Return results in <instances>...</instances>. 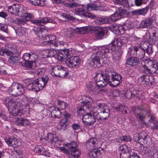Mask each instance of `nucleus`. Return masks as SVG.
<instances>
[{"mask_svg":"<svg viewBox=\"0 0 158 158\" xmlns=\"http://www.w3.org/2000/svg\"><path fill=\"white\" fill-rule=\"evenodd\" d=\"M105 75H104L100 71L97 72L94 77L95 82L98 87H105L107 83L112 87H116L118 85L122 80L121 76L115 72H112L109 69L105 70Z\"/></svg>","mask_w":158,"mask_h":158,"instance_id":"obj_1","label":"nucleus"},{"mask_svg":"<svg viewBox=\"0 0 158 158\" xmlns=\"http://www.w3.org/2000/svg\"><path fill=\"white\" fill-rule=\"evenodd\" d=\"M15 98L6 97L4 104L7 108L10 113L12 115L16 116L20 113V110L19 108L20 104L16 101Z\"/></svg>","mask_w":158,"mask_h":158,"instance_id":"obj_2","label":"nucleus"},{"mask_svg":"<svg viewBox=\"0 0 158 158\" xmlns=\"http://www.w3.org/2000/svg\"><path fill=\"white\" fill-rule=\"evenodd\" d=\"M49 80L48 76L44 75L34 81L32 83H29L27 89L29 90L38 92L42 90L45 86Z\"/></svg>","mask_w":158,"mask_h":158,"instance_id":"obj_3","label":"nucleus"},{"mask_svg":"<svg viewBox=\"0 0 158 158\" xmlns=\"http://www.w3.org/2000/svg\"><path fill=\"white\" fill-rule=\"evenodd\" d=\"M56 37L55 36L52 35L51 36V38L49 37H46V41L44 40V44L46 45H49V46L52 48V49H47L46 50L45 52L47 54L46 56L49 57H54L56 54V52L53 50V48L57 46V44L56 41Z\"/></svg>","mask_w":158,"mask_h":158,"instance_id":"obj_4","label":"nucleus"},{"mask_svg":"<svg viewBox=\"0 0 158 158\" xmlns=\"http://www.w3.org/2000/svg\"><path fill=\"white\" fill-rule=\"evenodd\" d=\"M26 88L22 84L16 82L12 84L9 90L12 95L17 96L23 94Z\"/></svg>","mask_w":158,"mask_h":158,"instance_id":"obj_5","label":"nucleus"},{"mask_svg":"<svg viewBox=\"0 0 158 158\" xmlns=\"http://www.w3.org/2000/svg\"><path fill=\"white\" fill-rule=\"evenodd\" d=\"M134 139L142 145H148V141L151 140V138L145 131H142L139 134L135 133L134 136Z\"/></svg>","mask_w":158,"mask_h":158,"instance_id":"obj_6","label":"nucleus"},{"mask_svg":"<svg viewBox=\"0 0 158 158\" xmlns=\"http://www.w3.org/2000/svg\"><path fill=\"white\" fill-rule=\"evenodd\" d=\"M26 7L21 4H15L8 7V11L11 14L19 16L23 10Z\"/></svg>","mask_w":158,"mask_h":158,"instance_id":"obj_7","label":"nucleus"},{"mask_svg":"<svg viewBox=\"0 0 158 158\" xmlns=\"http://www.w3.org/2000/svg\"><path fill=\"white\" fill-rule=\"evenodd\" d=\"M104 154V150L101 148H93L90 150L88 153V155L90 157L93 158H100Z\"/></svg>","mask_w":158,"mask_h":158,"instance_id":"obj_8","label":"nucleus"},{"mask_svg":"<svg viewBox=\"0 0 158 158\" xmlns=\"http://www.w3.org/2000/svg\"><path fill=\"white\" fill-rule=\"evenodd\" d=\"M96 107L101 113L104 114L105 117L103 118H107L109 116L110 110L109 107L104 103L97 104Z\"/></svg>","mask_w":158,"mask_h":158,"instance_id":"obj_9","label":"nucleus"},{"mask_svg":"<svg viewBox=\"0 0 158 158\" xmlns=\"http://www.w3.org/2000/svg\"><path fill=\"white\" fill-rule=\"evenodd\" d=\"M66 63L70 67H74L78 66L81 63V60L78 56H72L68 58L66 60Z\"/></svg>","mask_w":158,"mask_h":158,"instance_id":"obj_10","label":"nucleus"},{"mask_svg":"<svg viewBox=\"0 0 158 158\" xmlns=\"http://www.w3.org/2000/svg\"><path fill=\"white\" fill-rule=\"evenodd\" d=\"M127 9H122L119 8L118 11H116L114 14L111 15L108 19L112 22H114L117 20L121 18L122 17V15L125 14L127 12Z\"/></svg>","mask_w":158,"mask_h":158,"instance_id":"obj_11","label":"nucleus"},{"mask_svg":"<svg viewBox=\"0 0 158 158\" xmlns=\"http://www.w3.org/2000/svg\"><path fill=\"white\" fill-rule=\"evenodd\" d=\"M95 49L96 50L95 52L91 56V60L92 62L95 63L96 62L100 64V62L102 60V56L104 54L99 50L98 48H95Z\"/></svg>","mask_w":158,"mask_h":158,"instance_id":"obj_12","label":"nucleus"},{"mask_svg":"<svg viewBox=\"0 0 158 158\" xmlns=\"http://www.w3.org/2000/svg\"><path fill=\"white\" fill-rule=\"evenodd\" d=\"M52 2L56 4L59 5L60 4L64 5V6L69 9L73 8L78 7L80 6L79 3L73 2L71 3H68L64 2L63 0H52Z\"/></svg>","mask_w":158,"mask_h":158,"instance_id":"obj_13","label":"nucleus"},{"mask_svg":"<svg viewBox=\"0 0 158 158\" xmlns=\"http://www.w3.org/2000/svg\"><path fill=\"white\" fill-rule=\"evenodd\" d=\"M83 99L81 106L87 108V111H90V109H92L91 104L93 102L92 98L89 96L85 95Z\"/></svg>","mask_w":158,"mask_h":158,"instance_id":"obj_14","label":"nucleus"},{"mask_svg":"<svg viewBox=\"0 0 158 158\" xmlns=\"http://www.w3.org/2000/svg\"><path fill=\"white\" fill-rule=\"evenodd\" d=\"M31 23L36 25H39L43 26L45 24L50 23H54L55 21L49 17H44L39 20L32 19L31 21Z\"/></svg>","mask_w":158,"mask_h":158,"instance_id":"obj_15","label":"nucleus"},{"mask_svg":"<svg viewBox=\"0 0 158 158\" xmlns=\"http://www.w3.org/2000/svg\"><path fill=\"white\" fill-rule=\"evenodd\" d=\"M115 49V46L112 42L110 43L108 46H102L99 47V50L104 54L109 52H111Z\"/></svg>","mask_w":158,"mask_h":158,"instance_id":"obj_16","label":"nucleus"},{"mask_svg":"<svg viewBox=\"0 0 158 158\" xmlns=\"http://www.w3.org/2000/svg\"><path fill=\"white\" fill-rule=\"evenodd\" d=\"M144 150V153L150 158H158V152L156 149L146 147Z\"/></svg>","mask_w":158,"mask_h":158,"instance_id":"obj_17","label":"nucleus"},{"mask_svg":"<svg viewBox=\"0 0 158 158\" xmlns=\"http://www.w3.org/2000/svg\"><path fill=\"white\" fill-rule=\"evenodd\" d=\"M38 57V55L35 52H30L29 53H26L23 56V58L25 61L31 60L35 61Z\"/></svg>","mask_w":158,"mask_h":158,"instance_id":"obj_18","label":"nucleus"},{"mask_svg":"<svg viewBox=\"0 0 158 158\" xmlns=\"http://www.w3.org/2000/svg\"><path fill=\"white\" fill-rule=\"evenodd\" d=\"M143 72L146 74L156 73L158 74V63L153 64L150 69L147 68H144Z\"/></svg>","mask_w":158,"mask_h":158,"instance_id":"obj_19","label":"nucleus"},{"mask_svg":"<svg viewBox=\"0 0 158 158\" xmlns=\"http://www.w3.org/2000/svg\"><path fill=\"white\" fill-rule=\"evenodd\" d=\"M4 140L9 146H11L13 148H16L18 145V141L17 139L15 138L5 137Z\"/></svg>","mask_w":158,"mask_h":158,"instance_id":"obj_20","label":"nucleus"},{"mask_svg":"<svg viewBox=\"0 0 158 158\" xmlns=\"http://www.w3.org/2000/svg\"><path fill=\"white\" fill-rule=\"evenodd\" d=\"M69 52L68 49H64L61 50L57 54L58 59L60 61H64L69 56Z\"/></svg>","mask_w":158,"mask_h":158,"instance_id":"obj_21","label":"nucleus"},{"mask_svg":"<svg viewBox=\"0 0 158 158\" xmlns=\"http://www.w3.org/2000/svg\"><path fill=\"white\" fill-rule=\"evenodd\" d=\"M153 20L151 18H148L143 20L139 24L141 28H147L150 27L152 24Z\"/></svg>","mask_w":158,"mask_h":158,"instance_id":"obj_22","label":"nucleus"},{"mask_svg":"<svg viewBox=\"0 0 158 158\" xmlns=\"http://www.w3.org/2000/svg\"><path fill=\"white\" fill-rule=\"evenodd\" d=\"M112 28L113 31L117 35H121L124 33V28L122 25H113Z\"/></svg>","mask_w":158,"mask_h":158,"instance_id":"obj_23","label":"nucleus"},{"mask_svg":"<svg viewBox=\"0 0 158 158\" xmlns=\"http://www.w3.org/2000/svg\"><path fill=\"white\" fill-rule=\"evenodd\" d=\"M107 31L106 29L99 27L95 34V37L98 39H101L104 36L105 33Z\"/></svg>","mask_w":158,"mask_h":158,"instance_id":"obj_24","label":"nucleus"},{"mask_svg":"<svg viewBox=\"0 0 158 158\" xmlns=\"http://www.w3.org/2000/svg\"><path fill=\"white\" fill-rule=\"evenodd\" d=\"M97 142V139L95 138H90L86 143L85 146L86 148L93 149L95 146Z\"/></svg>","mask_w":158,"mask_h":158,"instance_id":"obj_25","label":"nucleus"},{"mask_svg":"<svg viewBox=\"0 0 158 158\" xmlns=\"http://www.w3.org/2000/svg\"><path fill=\"white\" fill-rule=\"evenodd\" d=\"M86 86L88 90L93 93L99 88L97 86L96 82H88L87 83Z\"/></svg>","mask_w":158,"mask_h":158,"instance_id":"obj_26","label":"nucleus"},{"mask_svg":"<svg viewBox=\"0 0 158 158\" xmlns=\"http://www.w3.org/2000/svg\"><path fill=\"white\" fill-rule=\"evenodd\" d=\"M62 68V66L59 65L54 66L51 69V74L54 76H57L59 75L60 69Z\"/></svg>","mask_w":158,"mask_h":158,"instance_id":"obj_27","label":"nucleus"},{"mask_svg":"<svg viewBox=\"0 0 158 158\" xmlns=\"http://www.w3.org/2000/svg\"><path fill=\"white\" fill-rule=\"evenodd\" d=\"M65 146L69 149L70 152L75 151V150H78L77 148L78 146L77 143L74 141H72L69 143H67Z\"/></svg>","mask_w":158,"mask_h":158,"instance_id":"obj_28","label":"nucleus"},{"mask_svg":"<svg viewBox=\"0 0 158 158\" xmlns=\"http://www.w3.org/2000/svg\"><path fill=\"white\" fill-rule=\"evenodd\" d=\"M47 139L48 140V141L51 142L52 143H56L59 141L56 135L52 133H49L48 134Z\"/></svg>","mask_w":158,"mask_h":158,"instance_id":"obj_29","label":"nucleus"},{"mask_svg":"<svg viewBox=\"0 0 158 158\" xmlns=\"http://www.w3.org/2000/svg\"><path fill=\"white\" fill-rule=\"evenodd\" d=\"M75 151L69 152L67 154V156L69 158H78L80 154V152L79 150H75Z\"/></svg>","mask_w":158,"mask_h":158,"instance_id":"obj_30","label":"nucleus"},{"mask_svg":"<svg viewBox=\"0 0 158 158\" xmlns=\"http://www.w3.org/2000/svg\"><path fill=\"white\" fill-rule=\"evenodd\" d=\"M76 7L74 9V13L76 15H78L81 17H84L85 15V13L81 7Z\"/></svg>","mask_w":158,"mask_h":158,"instance_id":"obj_31","label":"nucleus"},{"mask_svg":"<svg viewBox=\"0 0 158 158\" xmlns=\"http://www.w3.org/2000/svg\"><path fill=\"white\" fill-rule=\"evenodd\" d=\"M149 127L151 129H156L158 128V122L154 120V119H150L149 121Z\"/></svg>","mask_w":158,"mask_h":158,"instance_id":"obj_32","label":"nucleus"},{"mask_svg":"<svg viewBox=\"0 0 158 158\" xmlns=\"http://www.w3.org/2000/svg\"><path fill=\"white\" fill-rule=\"evenodd\" d=\"M23 10L22 11L21 15H19L20 16L27 20V21L34 18V16L32 14L23 12Z\"/></svg>","mask_w":158,"mask_h":158,"instance_id":"obj_33","label":"nucleus"},{"mask_svg":"<svg viewBox=\"0 0 158 158\" xmlns=\"http://www.w3.org/2000/svg\"><path fill=\"white\" fill-rule=\"evenodd\" d=\"M95 22L97 24H102L109 22V19L106 18H100L97 19Z\"/></svg>","mask_w":158,"mask_h":158,"instance_id":"obj_34","label":"nucleus"},{"mask_svg":"<svg viewBox=\"0 0 158 158\" xmlns=\"http://www.w3.org/2000/svg\"><path fill=\"white\" fill-rule=\"evenodd\" d=\"M59 73L58 77H66L69 74L67 69L62 66V68L60 70Z\"/></svg>","mask_w":158,"mask_h":158,"instance_id":"obj_35","label":"nucleus"},{"mask_svg":"<svg viewBox=\"0 0 158 158\" xmlns=\"http://www.w3.org/2000/svg\"><path fill=\"white\" fill-rule=\"evenodd\" d=\"M5 55L7 56L13 55L12 52L6 49L0 48V55L5 56Z\"/></svg>","mask_w":158,"mask_h":158,"instance_id":"obj_36","label":"nucleus"},{"mask_svg":"<svg viewBox=\"0 0 158 158\" xmlns=\"http://www.w3.org/2000/svg\"><path fill=\"white\" fill-rule=\"evenodd\" d=\"M31 3L36 6H44L45 4V0H30Z\"/></svg>","mask_w":158,"mask_h":158,"instance_id":"obj_37","label":"nucleus"},{"mask_svg":"<svg viewBox=\"0 0 158 158\" xmlns=\"http://www.w3.org/2000/svg\"><path fill=\"white\" fill-rule=\"evenodd\" d=\"M36 148L37 149V148ZM36 150L41 155H44L47 157L49 156V152L44 148L40 146L38 148V150L36 149Z\"/></svg>","mask_w":158,"mask_h":158,"instance_id":"obj_38","label":"nucleus"},{"mask_svg":"<svg viewBox=\"0 0 158 158\" xmlns=\"http://www.w3.org/2000/svg\"><path fill=\"white\" fill-rule=\"evenodd\" d=\"M139 62V59L136 57H130V59H129V65L131 66H135Z\"/></svg>","mask_w":158,"mask_h":158,"instance_id":"obj_39","label":"nucleus"},{"mask_svg":"<svg viewBox=\"0 0 158 158\" xmlns=\"http://www.w3.org/2000/svg\"><path fill=\"white\" fill-rule=\"evenodd\" d=\"M87 108L85 109V113L83 115L82 118H94V116L90 113V112L92 111V109H90V111H87Z\"/></svg>","mask_w":158,"mask_h":158,"instance_id":"obj_40","label":"nucleus"},{"mask_svg":"<svg viewBox=\"0 0 158 158\" xmlns=\"http://www.w3.org/2000/svg\"><path fill=\"white\" fill-rule=\"evenodd\" d=\"M115 46L121 47L123 45V43L120 38L115 37L114 40L112 42Z\"/></svg>","mask_w":158,"mask_h":158,"instance_id":"obj_41","label":"nucleus"},{"mask_svg":"<svg viewBox=\"0 0 158 158\" xmlns=\"http://www.w3.org/2000/svg\"><path fill=\"white\" fill-rule=\"evenodd\" d=\"M115 110L117 111H119L122 112L123 114H126L127 113V107L123 106H117L115 107Z\"/></svg>","mask_w":158,"mask_h":158,"instance_id":"obj_42","label":"nucleus"},{"mask_svg":"<svg viewBox=\"0 0 158 158\" xmlns=\"http://www.w3.org/2000/svg\"><path fill=\"white\" fill-rule=\"evenodd\" d=\"M10 56L11 57H10L8 60V61L10 63L14 64L18 62L19 60V57L16 56H14L13 57H11V56Z\"/></svg>","mask_w":158,"mask_h":158,"instance_id":"obj_43","label":"nucleus"},{"mask_svg":"<svg viewBox=\"0 0 158 158\" xmlns=\"http://www.w3.org/2000/svg\"><path fill=\"white\" fill-rule=\"evenodd\" d=\"M86 108L85 107H81L79 108V109L77 110V113L78 115L79 116L82 117L83 116V115L85 113V109ZM79 118H81V117H78Z\"/></svg>","mask_w":158,"mask_h":158,"instance_id":"obj_44","label":"nucleus"},{"mask_svg":"<svg viewBox=\"0 0 158 158\" xmlns=\"http://www.w3.org/2000/svg\"><path fill=\"white\" fill-rule=\"evenodd\" d=\"M56 102L59 106V107L62 109H65L68 106V104L64 102L60 101L58 100L56 101Z\"/></svg>","mask_w":158,"mask_h":158,"instance_id":"obj_45","label":"nucleus"},{"mask_svg":"<svg viewBox=\"0 0 158 158\" xmlns=\"http://www.w3.org/2000/svg\"><path fill=\"white\" fill-rule=\"evenodd\" d=\"M139 15H145L148 10V6H146L144 8H141L139 9Z\"/></svg>","mask_w":158,"mask_h":158,"instance_id":"obj_46","label":"nucleus"},{"mask_svg":"<svg viewBox=\"0 0 158 158\" xmlns=\"http://www.w3.org/2000/svg\"><path fill=\"white\" fill-rule=\"evenodd\" d=\"M27 61H28L27 66L29 69H34L36 67L35 61H32L31 60H29Z\"/></svg>","mask_w":158,"mask_h":158,"instance_id":"obj_47","label":"nucleus"},{"mask_svg":"<svg viewBox=\"0 0 158 158\" xmlns=\"http://www.w3.org/2000/svg\"><path fill=\"white\" fill-rule=\"evenodd\" d=\"M99 27L98 26H89L87 27V31H89L91 33L96 32Z\"/></svg>","mask_w":158,"mask_h":158,"instance_id":"obj_48","label":"nucleus"},{"mask_svg":"<svg viewBox=\"0 0 158 158\" xmlns=\"http://www.w3.org/2000/svg\"><path fill=\"white\" fill-rule=\"evenodd\" d=\"M89 10H101V7L98 6L97 4H89Z\"/></svg>","mask_w":158,"mask_h":158,"instance_id":"obj_49","label":"nucleus"},{"mask_svg":"<svg viewBox=\"0 0 158 158\" xmlns=\"http://www.w3.org/2000/svg\"><path fill=\"white\" fill-rule=\"evenodd\" d=\"M15 32L17 35L19 36H22L24 33V28L21 27L15 30Z\"/></svg>","mask_w":158,"mask_h":158,"instance_id":"obj_50","label":"nucleus"},{"mask_svg":"<svg viewBox=\"0 0 158 158\" xmlns=\"http://www.w3.org/2000/svg\"><path fill=\"white\" fill-rule=\"evenodd\" d=\"M123 6L125 8L122 9H127V12L125 13V14L127 15L128 14V0H123Z\"/></svg>","mask_w":158,"mask_h":158,"instance_id":"obj_51","label":"nucleus"},{"mask_svg":"<svg viewBox=\"0 0 158 158\" xmlns=\"http://www.w3.org/2000/svg\"><path fill=\"white\" fill-rule=\"evenodd\" d=\"M65 31L66 33V35L68 36H70L74 31L73 29L70 27L67 28L65 29Z\"/></svg>","mask_w":158,"mask_h":158,"instance_id":"obj_52","label":"nucleus"},{"mask_svg":"<svg viewBox=\"0 0 158 158\" xmlns=\"http://www.w3.org/2000/svg\"><path fill=\"white\" fill-rule=\"evenodd\" d=\"M16 22V24L22 25L24 24L27 22V20L23 18L17 19Z\"/></svg>","mask_w":158,"mask_h":158,"instance_id":"obj_53","label":"nucleus"},{"mask_svg":"<svg viewBox=\"0 0 158 158\" xmlns=\"http://www.w3.org/2000/svg\"><path fill=\"white\" fill-rule=\"evenodd\" d=\"M87 17L92 19L96 18V16L95 15L89 12L85 13V16L84 17Z\"/></svg>","mask_w":158,"mask_h":158,"instance_id":"obj_54","label":"nucleus"},{"mask_svg":"<svg viewBox=\"0 0 158 158\" xmlns=\"http://www.w3.org/2000/svg\"><path fill=\"white\" fill-rule=\"evenodd\" d=\"M65 119V120L64 121V122H63L60 125V129L61 130H63V131L65 130V129L67 128V123H68V122L66 119Z\"/></svg>","mask_w":158,"mask_h":158,"instance_id":"obj_55","label":"nucleus"},{"mask_svg":"<svg viewBox=\"0 0 158 158\" xmlns=\"http://www.w3.org/2000/svg\"><path fill=\"white\" fill-rule=\"evenodd\" d=\"M142 49L146 50L148 54H151L152 53V50L151 47H142Z\"/></svg>","mask_w":158,"mask_h":158,"instance_id":"obj_56","label":"nucleus"},{"mask_svg":"<svg viewBox=\"0 0 158 158\" xmlns=\"http://www.w3.org/2000/svg\"><path fill=\"white\" fill-rule=\"evenodd\" d=\"M141 76H143V81L145 83L146 85H147L150 81L149 77L148 75H143Z\"/></svg>","mask_w":158,"mask_h":158,"instance_id":"obj_57","label":"nucleus"},{"mask_svg":"<svg viewBox=\"0 0 158 158\" xmlns=\"http://www.w3.org/2000/svg\"><path fill=\"white\" fill-rule=\"evenodd\" d=\"M120 149L123 151V152L128 153V147L126 145H123L120 148Z\"/></svg>","mask_w":158,"mask_h":158,"instance_id":"obj_58","label":"nucleus"},{"mask_svg":"<svg viewBox=\"0 0 158 158\" xmlns=\"http://www.w3.org/2000/svg\"><path fill=\"white\" fill-rule=\"evenodd\" d=\"M89 4L87 5H82L81 8L84 11L85 13H87L86 12L89 10Z\"/></svg>","mask_w":158,"mask_h":158,"instance_id":"obj_59","label":"nucleus"},{"mask_svg":"<svg viewBox=\"0 0 158 158\" xmlns=\"http://www.w3.org/2000/svg\"><path fill=\"white\" fill-rule=\"evenodd\" d=\"M62 16L68 20H73L74 19V18L72 16L69 15L63 14Z\"/></svg>","mask_w":158,"mask_h":158,"instance_id":"obj_60","label":"nucleus"},{"mask_svg":"<svg viewBox=\"0 0 158 158\" xmlns=\"http://www.w3.org/2000/svg\"><path fill=\"white\" fill-rule=\"evenodd\" d=\"M83 121L84 122V123L88 125H93L95 121V119H93L91 121H85L84 120V119H82Z\"/></svg>","mask_w":158,"mask_h":158,"instance_id":"obj_61","label":"nucleus"},{"mask_svg":"<svg viewBox=\"0 0 158 158\" xmlns=\"http://www.w3.org/2000/svg\"><path fill=\"white\" fill-rule=\"evenodd\" d=\"M0 29L6 33L7 32V28L6 25L5 26L3 24H0Z\"/></svg>","mask_w":158,"mask_h":158,"instance_id":"obj_62","label":"nucleus"},{"mask_svg":"<svg viewBox=\"0 0 158 158\" xmlns=\"http://www.w3.org/2000/svg\"><path fill=\"white\" fill-rule=\"evenodd\" d=\"M23 119H15V124L17 125L23 126Z\"/></svg>","mask_w":158,"mask_h":158,"instance_id":"obj_63","label":"nucleus"},{"mask_svg":"<svg viewBox=\"0 0 158 158\" xmlns=\"http://www.w3.org/2000/svg\"><path fill=\"white\" fill-rule=\"evenodd\" d=\"M43 70L42 69H38L35 72V74L38 76H41L43 74Z\"/></svg>","mask_w":158,"mask_h":158,"instance_id":"obj_64","label":"nucleus"}]
</instances>
